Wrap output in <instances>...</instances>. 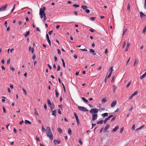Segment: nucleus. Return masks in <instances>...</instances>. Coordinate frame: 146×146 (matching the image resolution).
I'll return each instance as SVG.
<instances>
[{
  "instance_id": "f257e3e1",
  "label": "nucleus",
  "mask_w": 146,
  "mask_h": 146,
  "mask_svg": "<svg viewBox=\"0 0 146 146\" xmlns=\"http://www.w3.org/2000/svg\"><path fill=\"white\" fill-rule=\"evenodd\" d=\"M47 131L46 132L47 136L49 137L51 140H53V137L50 127H48L46 128Z\"/></svg>"
},
{
  "instance_id": "f03ea898",
  "label": "nucleus",
  "mask_w": 146,
  "mask_h": 146,
  "mask_svg": "<svg viewBox=\"0 0 146 146\" xmlns=\"http://www.w3.org/2000/svg\"><path fill=\"white\" fill-rule=\"evenodd\" d=\"M78 109L79 110L83 111H88L86 108L84 107L78 106Z\"/></svg>"
},
{
  "instance_id": "7ed1b4c3",
  "label": "nucleus",
  "mask_w": 146,
  "mask_h": 146,
  "mask_svg": "<svg viewBox=\"0 0 146 146\" xmlns=\"http://www.w3.org/2000/svg\"><path fill=\"white\" fill-rule=\"evenodd\" d=\"M46 9V8L45 6L43 7V8H40V9L39 14L45 13L44 12Z\"/></svg>"
},
{
  "instance_id": "20e7f679",
  "label": "nucleus",
  "mask_w": 146,
  "mask_h": 146,
  "mask_svg": "<svg viewBox=\"0 0 146 146\" xmlns=\"http://www.w3.org/2000/svg\"><path fill=\"white\" fill-rule=\"evenodd\" d=\"M81 7L87 13H89L90 12V11L89 9H87L88 8L87 6L86 5H82V6Z\"/></svg>"
},
{
  "instance_id": "39448f33",
  "label": "nucleus",
  "mask_w": 146,
  "mask_h": 146,
  "mask_svg": "<svg viewBox=\"0 0 146 146\" xmlns=\"http://www.w3.org/2000/svg\"><path fill=\"white\" fill-rule=\"evenodd\" d=\"M74 115L76 118L77 123L78 124V125L79 124V120L78 119V116L76 113L75 112L74 113Z\"/></svg>"
},
{
  "instance_id": "423d86ee",
  "label": "nucleus",
  "mask_w": 146,
  "mask_h": 146,
  "mask_svg": "<svg viewBox=\"0 0 146 146\" xmlns=\"http://www.w3.org/2000/svg\"><path fill=\"white\" fill-rule=\"evenodd\" d=\"M113 116V115H111L109 116L108 117L106 118L104 121V123L105 124L106 123L107 121L108 120H109L110 119V118L111 117Z\"/></svg>"
},
{
  "instance_id": "0eeeda50",
  "label": "nucleus",
  "mask_w": 146,
  "mask_h": 146,
  "mask_svg": "<svg viewBox=\"0 0 146 146\" xmlns=\"http://www.w3.org/2000/svg\"><path fill=\"white\" fill-rule=\"evenodd\" d=\"M98 117V115L97 114H94L92 115V119L93 120H96Z\"/></svg>"
},
{
  "instance_id": "6e6552de",
  "label": "nucleus",
  "mask_w": 146,
  "mask_h": 146,
  "mask_svg": "<svg viewBox=\"0 0 146 146\" xmlns=\"http://www.w3.org/2000/svg\"><path fill=\"white\" fill-rule=\"evenodd\" d=\"M53 142L54 145H56L57 144H59L60 143H61V141L59 139L58 140L54 139L53 141Z\"/></svg>"
},
{
  "instance_id": "1a4fd4ad",
  "label": "nucleus",
  "mask_w": 146,
  "mask_h": 146,
  "mask_svg": "<svg viewBox=\"0 0 146 146\" xmlns=\"http://www.w3.org/2000/svg\"><path fill=\"white\" fill-rule=\"evenodd\" d=\"M99 110L96 108L92 109V113H97Z\"/></svg>"
},
{
  "instance_id": "9d476101",
  "label": "nucleus",
  "mask_w": 146,
  "mask_h": 146,
  "mask_svg": "<svg viewBox=\"0 0 146 146\" xmlns=\"http://www.w3.org/2000/svg\"><path fill=\"white\" fill-rule=\"evenodd\" d=\"M46 38L48 42V43L49 44V45L50 46L51 45V43L50 42V41L49 39V37L48 35L47 34H46Z\"/></svg>"
},
{
  "instance_id": "9b49d317",
  "label": "nucleus",
  "mask_w": 146,
  "mask_h": 146,
  "mask_svg": "<svg viewBox=\"0 0 146 146\" xmlns=\"http://www.w3.org/2000/svg\"><path fill=\"white\" fill-rule=\"evenodd\" d=\"M7 4L5 6H3L0 8V11H3L5 10L7 7Z\"/></svg>"
},
{
  "instance_id": "f8f14e48",
  "label": "nucleus",
  "mask_w": 146,
  "mask_h": 146,
  "mask_svg": "<svg viewBox=\"0 0 146 146\" xmlns=\"http://www.w3.org/2000/svg\"><path fill=\"white\" fill-rule=\"evenodd\" d=\"M119 125H117L112 131V132L114 133L117 131L119 128Z\"/></svg>"
},
{
  "instance_id": "ddd939ff",
  "label": "nucleus",
  "mask_w": 146,
  "mask_h": 146,
  "mask_svg": "<svg viewBox=\"0 0 146 146\" xmlns=\"http://www.w3.org/2000/svg\"><path fill=\"white\" fill-rule=\"evenodd\" d=\"M117 101H113L111 104V107H114L116 104Z\"/></svg>"
},
{
  "instance_id": "4468645a",
  "label": "nucleus",
  "mask_w": 146,
  "mask_h": 146,
  "mask_svg": "<svg viewBox=\"0 0 146 146\" xmlns=\"http://www.w3.org/2000/svg\"><path fill=\"white\" fill-rule=\"evenodd\" d=\"M51 111H52L55 107V105L54 103H52L51 105L50 106Z\"/></svg>"
},
{
  "instance_id": "2eb2a0df",
  "label": "nucleus",
  "mask_w": 146,
  "mask_h": 146,
  "mask_svg": "<svg viewBox=\"0 0 146 146\" xmlns=\"http://www.w3.org/2000/svg\"><path fill=\"white\" fill-rule=\"evenodd\" d=\"M130 45V43H129V42H128L127 43V47L125 50V51H127L128 50V48Z\"/></svg>"
},
{
  "instance_id": "dca6fc26",
  "label": "nucleus",
  "mask_w": 146,
  "mask_h": 146,
  "mask_svg": "<svg viewBox=\"0 0 146 146\" xmlns=\"http://www.w3.org/2000/svg\"><path fill=\"white\" fill-rule=\"evenodd\" d=\"M140 17L141 18H145L146 17V15H145L142 12H141L140 13Z\"/></svg>"
},
{
  "instance_id": "f3484780",
  "label": "nucleus",
  "mask_w": 146,
  "mask_h": 146,
  "mask_svg": "<svg viewBox=\"0 0 146 146\" xmlns=\"http://www.w3.org/2000/svg\"><path fill=\"white\" fill-rule=\"evenodd\" d=\"M52 111V115H53L54 116H56V110H54L53 111Z\"/></svg>"
},
{
  "instance_id": "a211bd4d",
  "label": "nucleus",
  "mask_w": 146,
  "mask_h": 146,
  "mask_svg": "<svg viewBox=\"0 0 146 146\" xmlns=\"http://www.w3.org/2000/svg\"><path fill=\"white\" fill-rule=\"evenodd\" d=\"M138 62H139V60L137 58H136L135 59V62L134 64V65H135L136 64H137L138 63Z\"/></svg>"
},
{
  "instance_id": "6ab92c4d",
  "label": "nucleus",
  "mask_w": 146,
  "mask_h": 146,
  "mask_svg": "<svg viewBox=\"0 0 146 146\" xmlns=\"http://www.w3.org/2000/svg\"><path fill=\"white\" fill-rule=\"evenodd\" d=\"M34 114L37 116H38V114L37 111L36 109V108L34 109Z\"/></svg>"
},
{
  "instance_id": "aec40b11",
  "label": "nucleus",
  "mask_w": 146,
  "mask_h": 146,
  "mask_svg": "<svg viewBox=\"0 0 146 146\" xmlns=\"http://www.w3.org/2000/svg\"><path fill=\"white\" fill-rule=\"evenodd\" d=\"M107 98H106L104 99H103L102 100V104H104L106 102H107Z\"/></svg>"
},
{
  "instance_id": "412c9836",
  "label": "nucleus",
  "mask_w": 146,
  "mask_h": 146,
  "mask_svg": "<svg viewBox=\"0 0 146 146\" xmlns=\"http://www.w3.org/2000/svg\"><path fill=\"white\" fill-rule=\"evenodd\" d=\"M146 76V72L142 75L140 77V78L141 79L144 78Z\"/></svg>"
},
{
  "instance_id": "4be33fe9",
  "label": "nucleus",
  "mask_w": 146,
  "mask_h": 146,
  "mask_svg": "<svg viewBox=\"0 0 146 146\" xmlns=\"http://www.w3.org/2000/svg\"><path fill=\"white\" fill-rule=\"evenodd\" d=\"M30 31H28L27 32V33L24 36L25 37H27L30 34Z\"/></svg>"
},
{
  "instance_id": "5701e85b",
  "label": "nucleus",
  "mask_w": 146,
  "mask_h": 146,
  "mask_svg": "<svg viewBox=\"0 0 146 146\" xmlns=\"http://www.w3.org/2000/svg\"><path fill=\"white\" fill-rule=\"evenodd\" d=\"M103 120H102L98 121L97 122V124H101L103 123Z\"/></svg>"
},
{
  "instance_id": "b1692460",
  "label": "nucleus",
  "mask_w": 146,
  "mask_h": 146,
  "mask_svg": "<svg viewBox=\"0 0 146 146\" xmlns=\"http://www.w3.org/2000/svg\"><path fill=\"white\" fill-rule=\"evenodd\" d=\"M58 132L60 133H62V130L60 127H58L57 129Z\"/></svg>"
},
{
  "instance_id": "393cba45",
  "label": "nucleus",
  "mask_w": 146,
  "mask_h": 146,
  "mask_svg": "<svg viewBox=\"0 0 146 146\" xmlns=\"http://www.w3.org/2000/svg\"><path fill=\"white\" fill-rule=\"evenodd\" d=\"M113 92H115L116 90L117 89L116 86L115 85H113Z\"/></svg>"
},
{
  "instance_id": "a878e982",
  "label": "nucleus",
  "mask_w": 146,
  "mask_h": 146,
  "mask_svg": "<svg viewBox=\"0 0 146 146\" xmlns=\"http://www.w3.org/2000/svg\"><path fill=\"white\" fill-rule=\"evenodd\" d=\"M25 123L26 124L28 123V124H31V123L30 121L29 120H25Z\"/></svg>"
},
{
  "instance_id": "bb28decb",
  "label": "nucleus",
  "mask_w": 146,
  "mask_h": 146,
  "mask_svg": "<svg viewBox=\"0 0 146 146\" xmlns=\"http://www.w3.org/2000/svg\"><path fill=\"white\" fill-rule=\"evenodd\" d=\"M55 92L56 93V98L58 97L59 96V94H58V92L57 90H55Z\"/></svg>"
},
{
  "instance_id": "cd10ccee",
  "label": "nucleus",
  "mask_w": 146,
  "mask_h": 146,
  "mask_svg": "<svg viewBox=\"0 0 146 146\" xmlns=\"http://www.w3.org/2000/svg\"><path fill=\"white\" fill-rule=\"evenodd\" d=\"M40 17L41 19H42L43 18V17H44V16H45V15H46V13L45 14H39Z\"/></svg>"
},
{
  "instance_id": "c85d7f7f",
  "label": "nucleus",
  "mask_w": 146,
  "mask_h": 146,
  "mask_svg": "<svg viewBox=\"0 0 146 146\" xmlns=\"http://www.w3.org/2000/svg\"><path fill=\"white\" fill-rule=\"evenodd\" d=\"M82 99L83 101L85 102H88V101L84 97H82Z\"/></svg>"
},
{
  "instance_id": "c756f323",
  "label": "nucleus",
  "mask_w": 146,
  "mask_h": 146,
  "mask_svg": "<svg viewBox=\"0 0 146 146\" xmlns=\"http://www.w3.org/2000/svg\"><path fill=\"white\" fill-rule=\"evenodd\" d=\"M108 113H105L102 114V116L103 117H105L108 116Z\"/></svg>"
},
{
  "instance_id": "7c9ffc66",
  "label": "nucleus",
  "mask_w": 146,
  "mask_h": 146,
  "mask_svg": "<svg viewBox=\"0 0 146 146\" xmlns=\"http://www.w3.org/2000/svg\"><path fill=\"white\" fill-rule=\"evenodd\" d=\"M110 126V125L109 124H107L106 125L105 128L107 130L109 128Z\"/></svg>"
},
{
  "instance_id": "2f4dec72",
  "label": "nucleus",
  "mask_w": 146,
  "mask_h": 146,
  "mask_svg": "<svg viewBox=\"0 0 146 146\" xmlns=\"http://www.w3.org/2000/svg\"><path fill=\"white\" fill-rule=\"evenodd\" d=\"M47 103L48 105L50 106V105H51V104L52 103H51L50 101V100L48 99H47Z\"/></svg>"
},
{
  "instance_id": "473e14b6",
  "label": "nucleus",
  "mask_w": 146,
  "mask_h": 146,
  "mask_svg": "<svg viewBox=\"0 0 146 146\" xmlns=\"http://www.w3.org/2000/svg\"><path fill=\"white\" fill-rule=\"evenodd\" d=\"M68 133L70 135H71L72 134V131L71 129L69 128L68 129Z\"/></svg>"
},
{
  "instance_id": "72a5a7b5",
  "label": "nucleus",
  "mask_w": 146,
  "mask_h": 146,
  "mask_svg": "<svg viewBox=\"0 0 146 146\" xmlns=\"http://www.w3.org/2000/svg\"><path fill=\"white\" fill-rule=\"evenodd\" d=\"M126 44V41L125 40L124 41L123 44V45L122 46V48H124L125 47V46Z\"/></svg>"
},
{
  "instance_id": "f704fd0d",
  "label": "nucleus",
  "mask_w": 146,
  "mask_h": 146,
  "mask_svg": "<svg viewBox=\"0 0 146 146\" xmlns=\"http://www.w3.org/2000/svg\"><path fill=\"white\" fill-rule=\"evenodd\" d=\"M43 22L44 23L45 21L46 20L47 18L46 17V15H45L43 17Z\"/></svg>"
},
{
  "instance_id": "c9c22d12",
  "label": "nucleus",
  "mask_w": 146,
  "mask_h": 146,
  "mask_svg": "<svg viewBox=\"0 0 146 146\" xmlns=\"http://www.w3.org/2000/svg\"><path fill=\"white\" fill-rule=\"evenodd\" d=\"M127 31V29H125L123 31V36H124V35L126 33V32Z\"/></svg>"
},
{
  "instance_id": "e433bc0d",
  "label": "nucleus",
  "mask_w": 146,
  "mask_h": 146,
  "mask_svg": "<svg viewBox=\"0 0 146 146\" xmlns=\"http://www.w3.org/2000/svg\"><path fill=\"white\" fill-rule=\"evenodd\" d=\"M131 81H130L127 84L126 86V88H128L130 85L131 84Z\"/></svg>"
},
{
  "instance_id": "4c0bfd02",
  "label": "nucleus",
  "mask_w": 146,
  "mask_h": 146,
  "mask_svg": "<svg viewBox=\"0 0 146 146\" xmlns=\"http://www.w3.org/2000/svg\"><path fill=\"white\" fill-rule=\"evenodd\" d=\"M138 93V92L137 91H136L135 92L133 93L132 94V95H133V96L136 95Z\"/></svg>"
},
{
  "instance_id": "58836bf2",
  "label": "nucleus",
  "mask_w": 146,
  "mask_h": 146,
  "mask_svg": "<svg viewBox=\"0 0 146 146\" xmlns=\"http://www.w3.org/2000/svg\"><path fill=\"white\" fill-rule=\"evenodd\" d=\"M127 9L129 11H130V6L129 4L127 5Z\"/></svg>"
},
{
  "instance_id": "ea45409f",
  "label": "nucleus",
  "mask_w": 146,
  "mask_h": 146,
  "mask_svg": "<svg viewBox=\"0 0 146 146\" xmlns=\"http://www.w3.org/2000/svg\"><path fill=\"white\" fill-rule=\"evenodd\" d=\"M113 66H111L110 68V73H112V72L113 71Z\"/></svg>"
},
{
  "instance_id": "a19ab883",
  "label": "nucleus",
  "mask_w": 146,
  "mask_h": 146,
  "mask_svg": "<svg viewBox=\"0 0 146 146\" xmlns=\"http://www.w3.org/2000/svg\"><path fill=\"white\" fill-rule=\"evenodd\" d=\"M60 69V67L59 65H58L57 70V71H59Z\"/></svg>"
},
{
  "instance_id": "79ce46f5",
  "label": "nucleus",
  "mask_w": 146,
  "mask_h": 146,
  "mask_svg": "<svg viewBox=\"0 0 146 146\" xmlns=\"http://www.w3.org/2000/svg\"><path fill=\"white\" fill-rule=\"evenodd\" d=\"M73 7H74L76 8L78 7H79V5L77 4H74L73 5Z\"/></svg>"
},
{
  "instance_id": "37998d69",
  "label": "nucleus",
  "mask_w": 146,
  "mask_h": 146,
  "mask_svg": "<svg viewBox=\"0 0 146 146\" xmlns=\"http://www.w3.org/2000/svg\"><path fill=\"white\" fill-rule=\"evenodd\" d=\"M144 127V125H142V126H141L139 128H137V129H136V131H137V130H139V129H141L142 127Z\"/></svg>"
},
{
  "instance_id": "c03bdc74",
  "label": "nucleus",
  "mask_w": 146,
  "mask_h": 146,
  "mask_svg": "<svg viewBox=\"0 0 146 146\" xmlns=\"http://www.w3.org/2000/svg\"><path fill=\"white\" fill-rule=\"evenodd\" d=\"M36 141H38V142H40V140L39 138L38 137H36Z\"/></svg>"
},
{
  "instance_id": "a18cd8bd",
  "label": "nucleus",
  "mask_w": 146,
  "mask_h": 146,
  "mask_svg": "<svg viewBox=\"0 0 146 146\" xmlns=\"http://www.w3.org/2000/svg\"><path fill=\"white\" fill-rule=\"evenodd\" d=\"M123 127H122L120 131V133H122L123 131Z\"/></svg>"
},
{
  "instance_id": "49530a36",
  "label": "nucleus",
  "mask_w": 146,
  "mask_h": 146,
  "mask_svg": "<svg viewBox=\"0 0 146 146\" xmlns=\"http://www.w3.org/2000/svg\"><path fill=\"white\" fill-rule=\"evenodd\" d=\"M62 85L63 86V87L64 92H66V90H65V87L64 84L62 83Z\"/></svg>"
},
{
  "instance_id": "de8ad7c7",
  "label": "nucleus",
  "mask_w": 146,
  "mask_h": 146,
  "mask_svg": "<svg viewBox=\"0 0 146 146\" xmlns=\"http://www.w3.org/2000/svg\"><path fill=\"white\" fill-rule=\"evenodd\" d=\"M10 69L12 71H15V69L13 67H11L10 68Z\"/></svg>"
},
{
  "instance_id": "09e8293b",
  "label": "nucleus",
  "mask_w": 146,
  "mask_h": 146,
  "mask_svg": "<svg viewBox=\"0 0 146 146\" xmlns=\"http://www.w3.org/2000/svg\"><path fill=\"white\" fill-rule=\"evenodd\" d=\"M42 130L43 131H46V129L44 127L43 125H42Z\"/></svg>"
},
{
  "instance_id": "8fccbe9b",
  "label": "nucleus",
  "mask_w": 146,
  "mask_h": 146,
  "mask_svg": "<svg viewBox=\"0 0 146 146\" xmlns=\"http://www.w3.org/2000/svg\"><path fill=\"white\" fill-rule=\"evenodd\" d=\"M116 115H115V116H114L113 118H112V119H111V121H114V120H115V118H116Z\"/></svg>"
},
{
  "instance_id": "3c124183",
  "label": "nucleus",
  "mask_w": 146,
  "mask_h": 146,
  "mask_svg": "<svg viewBox=\"0 0 146 146\" xmlns=\"http://www.w3.org/2000/svg\"><path fill=\"white\" fill-rule=\"evenodd\" d=\"M146 31V26L145 27L143 31V33H145Z\"/></svg>"
},
{
  "instance_id": "603ef678",
  "label": "nucleus",
  "mask_w": 146,
  "mask_h": 146,
  "mask_svg": "<svg viewBox=\"0 0 146 146\" xmlns=\"http://www.w3.org/2000/svg\"><path fill=\"white\" fill-rule=\"evenodd\" d=\"M79 143L81 145H82V141H81V140L80 139H79Z\"/></svg>"
},
{
  "instance_id": "864d4df0",
  "label": "nucleus",
  "mask_w": 146,
  "mask_h": 146,
  "mask_svg": "<svg viewBox=\"0 0 146 146\" xmlns=\"http://www.w3.org/2000/svg\"><path fill=\"white\" fill-rule=\"evenodd\" d=\"M10 59L9 58L7 60V64H9L10 63Z\"/></svg>"
},
{
  "instance_id": "5fc2aeb1",
  "label": "nucleus",
  "mask_w": 146,
  "mask_h": 146,
  "mask_svg": "<svg viewBox=\"0 0 146 146\" xmlns=\"http://www.w3.org/2000/svg\"><path fill=\"white\" fill-rule=\"evenodd\" d=\"M144 8L145 9H146V0H145Z\"/></svg>"
},
{
  "instance_id": "6e6d98bb",
  "label": "nucleus",
  "mask_w": 146,
  "mask_h": 146,
  "mask_svg": "<svg viewBox=\"0 0 146 146\" xmlns=\"http://www.w3.org/2000/svg\"><path fill=\"white\" fill-rule=\"evenodd\" d=\"M108 78V77H107V76H106V78H105L104 80V82H105V83H106V82H107V79H108V78Z\"/></svg>"
},
{
  "instance_id": "4d7b16f0",
  "label": "nucleus",
  "mask_w": 146,
  "mask_h": 146,
  "mask_svg": "<svg viewBox=\"0 0 146 146\" xmlns=\"http://www.w3.org/2000/svg\"><path fill=\"white\" fill-rule=\"evenodd\" d=\"M58 53V54H61V51H60V50L59 49H57Z\"/></svg>"
},
{
  "instance_id": "13d9d810",
  "label": "nucleus",
  "mask_w": 146,
  "mask_h": 146,
  "mask_svg": "<svg viewBox=\"0 0 146 146\" xmlns=\"http://www.w3.org/2000/svg\"><path fill=\"white\" fill-rule=\"evenodd\" d=\"M36 57V56L35 54H34L33 56L32 59L34 60Z\"/></svg>"
},
{
  "instance_id": "bf43d9fd",
  "label": "nucleus",
  "mask_w": 146,
  "mask_h": 146,
  "mask_svg": "<svg viewBox=\"0 0 146 146\" xmlns=\"http://www.w3.org/2000/svg\"><path fill=\"white\" fill-rule=\"evenodd\" d=\"M52 32H53V31L51 30V31H49V32L48 33L49 35H50L52 33Z\"/></svg>"
},
{
  "instance_id": "052dcab7",
  "label": "nucleus",
  "mask_w": 146,
  "mask_h": 146,
  "mask_svg": "<svg viewBox=\"0 0 146 146\" xmlns=\"http://www.w3.org/2000/svg\"><path fill=\"white\" fill-rule=\"evenodd\" d=\"M74 14L75 15H78V12L76 11H74Z\"/></svg>"
},
{
  "instance_id": "680f3d73",
  "label": "nucleus",
  "mask_w": 146,
  "mask_h": 146,
  "mask_svg": "<svg viewBox=\"0 0 146 146\" xmlns=\"http://www.w3.org/2000/svg\"><path fill=\"white\" fill-rule=\"evenodd\" d=\"M135 124H134L133 125V126L132 127V130H134L135 129Z\"/></svg>"
},
{
  "instance_id": "e2e57ef3",
  "label": "nucleus",
  "mask_w": 146,
  "mask_h": 146,
  "mask_svg": "<svg viewBox=\"0 0 146 146\" xmlns=\"http://www.w3.org/2000/svg\"><path fill=\"white\" fill-rule=\"evenodd\" d=\"M44 108L46 110V109H47V106H46V104H45L44 105Z\"/></svg>"
},
{
  "instance_id": "0e129e2a",
  "label": "nucleus",
  "mask_w": 146,
  "mask_h": 146,
  "mask_svg": "<svg viewBox=\"0 0 146 146\" xmlns=\"http://www.w3.org/2000/svg\"><path fill=\"white\" fill-rule=\"evenodd\" d=\"M48 66L50 70H51L52 68L51 66L49 64H48Z\"/></svg>"
},
{
  "instance_id": "69168bd1",
  "label": "nucleus",
  "mask_w": 146,
  "mask_h": 146,
  "mask_svg": "<svg viewBox=\"0 0 146 146\" xmlns=\"http://www.w3.org/2000/svg\"><path fill=\"white\" fill-rule=\"evenodd\" d=\"M54 59L55 61V62H56L57 60V58L56 56H54Z\"/></svg>"
},
{
  "instance_id": "338daca9",
  "label": "nucleus",
  "mask_w": 146,
  "mask_h": 146,
  "mask_svg": "<svg viewBox=\"0 0 146 146\" xmlns=\"http://www.w3.org/2000/svg\"><path fill=\"white\" fill-rule=\"evenodd\" d=\"M3 112L5 113H6V112L5 109V108H4V106H3Z\"/></svg>"
},
{
  "instance_id": "774afa93",
  "label": "nucleus",
  "mask_w": 146,
  "mask_h": 146,
  "mask_svg": "<svg viewBox=\"0 0 146 146\" xmlns=\"http://www.w3.org/2000/svg\"><path fill=\"white\" fill-rule=\"evenodd\" d=\"M133 95H132V94L129 98V100H131V99L133 97Z\"/></svg>"
}]
</instances>
